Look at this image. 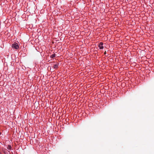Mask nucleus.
<instances>
[{"mask_svg": "<svg viewBox=\"0 0 154 154\" xmlns=\"http://www.w3.org/2000/svg\"><path fill=\"white\" fill-rule=\"evenodd\" d=\"M11 47L13 48L17 49L19 48V45L17 43L15 42L12 44Z\"/></svg>", "mask_w": 154, "mask_h": 154, "instance_id": "nucleus-1", "label": "nucleus"}, {"mask_svg": "<svg viewBox=\"0 0 154 154\" xmlns=\"http://www.w3.org/2000/svg\"><path fill=\"white\" fill-rule=\"evenodd\" d=\"M103 43L102 42H100L98 45V46L99 47V48L100 49H103Z\"/></svg>", "mask_w": 154, "mask_h": 154, "instance_id": "nucleus-2", "label": "nucleus"}, {"mask_svg": "<svg viewBox=\"0 0 154 154\" xmlns=\"http://www.w3.org/2000/svg\"><path fill=\"white\" fill-rule=\"evenodd\" d=\"M59 64L58 63L56 64L53 67V68L54 69H57L58 68Z\"/></svg>", "mask_w": 154, "mask_h": 154, "instance_id": "nucleus-3", "label": "nucleus"}, {"mask_svg": "<svg viewBox=\"0 0 154 154\" xmlns=\"http://www.w3.org/2000/svg\"><path fill=\"white\" fill-rule=\"evenodd\" d=\"M7 149L8 151H10L11 150V147L10 145H8L7 147Z\"/></svg>", "mask_w": 154, "mask_h": 154, "instance_id": "nucleus-4", "label": "nucleus"}, {"mask_svg": "<svg viewBox=\"0 0 154 154\" xmlns=\"http://www.w3.org/2000/svg\"><path fill=\"white\" fill-rule=\"evenodd\" d=\"M55 57V54H53L51 55L50 57L51 58H53L54 57Z\"/></svg>", "mask_w": 154, "mask_h": 154, "instance_id": "nucleus-5", "label": "nucleus"}, {"mask_svg": "<svg viewBox=\"0 0 154 154\" xmlns=\"http://www.w3.org/2000/svg\"><path fill=\"white\" fill-rule=\"evenodd\" d=\"M104 54H106V51L105 52H104Z\"/></svg>", "mask_w": 154, "mask_h": 154, "instance_id": "nucleus-6", "label": "nucleus"}, {"mask_svg": "<svg viewBox=\"0 0 154 154\" xmlns=\"http://www.w3.org/2000/svg\"><path fill=\"white\" fill-rule=\"evenodd\" d=\"M52 71H53V70L51 69V72H52Z\"/></svg>", "mask_w": 154, "mask_h": 154, "instance_id": "nucleus-7", "label": "nucleus"}, {"mask_svg": "<svg viewBox=\"0 0 154 154\" xmlns=\"http://www.w3.org/2000/svg\"><path fill=\"white\" fill-rule=\"evenodd\" d=\"M50 70H51V68H50Z\"/></svg>", "mask_w": 154, "mask_h": 154, "instance_id": "nucleus-8", "label": "nucleus"}, {"mask_svg": "<svg viewBox=\"0 0 154 154\" xmlns=\"http://www.w3.org/2000/svg\"><path fill=\"white\" fill-rule=\"evenodd\" d=\"M1 134V132H0V134Z\"/></svg>", "mask_w": 154, "mask_h": 154, "instance_id": "nucleus-9", "label": "nucleus"}]
</instances>
